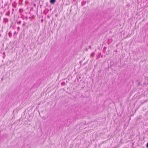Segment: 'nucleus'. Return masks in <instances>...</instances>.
Segmentation results:
<instances>
[{"mask_svg":"<svg viewBox=\"0 0 148 148\" xmlns=\"http://www.w3.org/2000/svg\"><path fill=\"white\" fill-rule=\"evenodd\" d=\"M56 2V0H50V3L54 4Z\"/></svg>","mask_w":148,"mask_h":148,"instance_id":"1","label":"nucleus"},{"mask_svg":"<svg viewBox=\"0 0 148 148\" xmlns=\"http://www.w3.org/2000/svg\"><path fill=\"white\" fill-rule=\"evenodd\" d=\"M4 22L7 23L8 21V19L6 18H4L3 19Z\"/></svg>","mask_w":148,"mask_h":148,"instance_id":"2","label":"nucleus"},{"mask_svg":"<svg viewBox=\"0 0 148 148\" xmlns=\"http://www.w3.org/2000/svg\"><path fill=\"white\" fill-rule=\"evenodd\" d=\"M95 53L94 52H92L90 56V57L93 58L95 55Z\"/></svg>","mask_w":148,"mask_h":148,"instance_id":"3","label":"nucleus"},{"mask_svg":"<svg viewBox=\"0 0 148 148\" xmlns=\"http://www.w3.org/2000/svg\"><path fill=\"white\" fill-rule=\"evenodd\" d=\"M86 3V1H83L82 3V6H83L84 5H85Z\"/></svg>","mask_w":148,"mask_h":148,"instance_id":"4","label":"nucleus"},{"mask_svg":"<svg viewBox=\"0 0 148 148\" xmlns=\"http://www.w3.org/2000/svg\"><path fill=\"white\" fill-rule=\"evenodd\" d=\"M10 12L9 11H8L7 13L5 14V15L8 16H9L10 15Z\"/></svg>","mask_w":148,"mask_h":148,"instance_id":"5","label":"nucleus"},{"mask_svg":"<svg viewBox=\"0 0 148 148\" xmlns=\"http://www.w3.org/2000/svg\"><path fill=\"white\" fill-rule=\"evenodd\" d=\"M3 54L4 55V56L3 57V58H4L5 57V52H3Z\"/></svg>","mask_w":148,"mask_h":148,"instance_id":"6","label":"nucleus"},{"mask_svg":"<svg viewBox=\"0 0 148 148\" xmlns=\"http://www.w3.org/2000/svg\"><path fill=\"white\" fill-rule=\"evenodd\" d=\"M10 37H11L12 36V33L11 32H9L8 33Z\"/></svg>","mask_w":148,"mask_h":148,"instance_id":"7","label":"nucleus"},{"mask_svg":"<svg viewBox=\"0 0 148 148\" xmlns=\"http://www.w3.org/2000/svg\"><path fill=\"white\" fill-rule=\"evenodd\" d=\"M21 21H19L17 23V24H19L21 23Z\"/></svg>","mask_w":148,"mask_h":148,"instance_id":"8","label":"nucleus"},{"mask_svg":"<svg viewBox=\"0 0 148 148\" xmlns=\"http://www.w3.org/2000/svg\"><path fill=\"white\" fill-rule=\"evenodd\" d=\"M146 147L148 148V142L147 143L146 145Z\"/></svg>","mask_w":148,"mask_h":148,"instance_id":"9","label":"nucleus"},{"mask_svg":"<svg viewBox=\"0 0 148 148\" xmlns=\"http://www.w3.org/2000/svg\"><path fill=\"white\" fill-rule=\"evenodd\" d=\"M89 47V48H90V49H91V46H90Z\"/></svg>","mask_w":148,"mask_h":148,"instance_id":"10","label":"nucleus"},{"mask_svg":"<svg viewBox=\"0 0 148 148\" xmlns=\"http://www.w3.org/2000/svg\"><path fill=\"white\" fill-rule=\"evenodd\" d=\"M17 29H20V27H17Z\"/></svg>","mask_w":148,"mask_h":148,"instance_id":"11","label":"nucleus"},{"mask_svg":"<svg viewBox=\"0 0 148 148\" xmlns=\"http://www.w3.org/2000/svg\"><path fill=\"white\" fill-rule=\"evenodd\" d=\"M86 50L87 51H88V49L87 48H86Z\"/></svg>","mask_w":148,"mask_h":148,"instance_id":"12","label":"nucleus"},{"mask_svg":"<svg viewBox=\"0 0 148 148\" xmlns=\"http://www.w3.org/2000/svg\"><path fill=\"white\" fill-rule=\"evenodd\" d=\"M23 25H25V24H24V23H23Z\"/></svg>","mask_w":148,"mask_h":148,"instance_id":"13","label":"nucleus"},{"mask_svg":"<svg viewBox=\"0 0 148 148\" xmlns=\"http://www.w3.org/2000/svg\"><path fill=\"white\" fill-rule=\"evenodd\" d=\"M104 49H106V47H104Z\"/></svg>","mask_w":148,"mask_h":148,"instance_id":"14","label":"nucleus"}]
</instances>
